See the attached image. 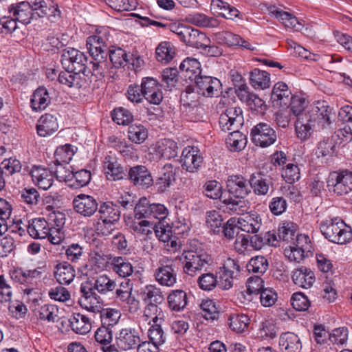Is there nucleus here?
Here are the masks:
<instances>
[{"instance_id": "nucleus-49", "label": "nucleus", "mask_w": 352, "mask_h": 352, "mask_svg": "<svg viewBox=\"0 0 352 352\" xmlns=\"http://www.w3.org/2000/svg\"><path fill=\"white\" fill-rule=\"evenodd\" d=\"M71 327L74 331L79 334H86L91 329V323L89 318L80 314H74L70 320Z\"/></svg>"}, {"instance_id": "nucleus-30", "label": "nucleus", "mask_w": 352, "mask_h": 352, "mask_svg": "<svg viewBox=\"0 0 352 352\" xmlns=\"http://www.w3.org/2000/svg\"><path fill=\"white\" fill-rule=\"evenodd\" d=\"M58 129L57 118L52 114L45 113L41 116L36 124L38 135L46 137L56 131Z\"/></svg>"}, {"instance_id": "nucleus-34", "label": "nucleus", "mask_w": 352, "mask_h": 352, "mask_svg": "<svg viewBox=\"0 0 352 352\" xmlns=\"http://www.w3.org/2000/svg\"><path fill=\"white\" fill-rule=\"evenodd\" d=\"M279 346L283 352H300L302 349L300 338L292 332H285L280 335Z\"/></svg>"}, {"instance_id": "nucleus-42", "label": "nucleus", "mask_w": 352, "mask_h": 352, "mask_svg": "<svg viewBox=\"0 0 352 352\" xmlns=\"http://www.w3.org/2000/svg\"><path fill=\"white\" fill-rule=\"evenodd\" d=\"M250 81L251 85L256 89H265L270 86L269 73L258 68L250 72Z\"/></svg>"}, {"instance_id": "nucleus-21", "label": "nucleus", "mask_w": 352, "mask_h": 352, "mask_svg": "<svg viewBox=\"0 0 352 352\" xmlns=\"http://www.w3.org/2000/svg\"><path fill=\"white\" fill-rule=\"evenodd\" d=\"M103 170L108 180L117 181L126 177L127 174L115 156L110 155L104 157Z\"/></svg>"}, {"instance_id": "nucleus-35", "label": "nucleus", "mask_w": 352, "mask_h": 352, "mask_svg": "<svg viewBox=\"0 0 352 352\" xmlns=\"http://www.w3.org/2000/svg\"><path fill=\"white\" fill-rule=\"evenodd\" d=\"M240 265H223L217 272L220 285L223 289H229L233 285V278L239 274Z\"/></svg>"}, {"instance_id": "nucleus-38", "label": "nucleus", "mask_w": 352, "mask_h": 352, "mask_svg": "<svg viewBox=\"0 0 352 352\" xmlns=\"http://www.w3.org/2000/svg\"><path fill=\"white\" fill-rule=\"evenodd\" d=\"M292 279L296 285L302 288H309L315 282V276L310 269L302 266L293 272Z\"/></svg>"}, {"instance_id": "nucleus-6", "label": "nucleus", "mask_w": 352, "mask_h": 352, "mask_svg": "<svg viewBox=\"0 0 352 352\" xmlns=\"http://www.w3.org/2000/svg\"><path fill=\"white\" fill-rule=\"evenodd\" d=\"M99 219L102 221L101 228H98L102 235H109L114 230V224L120 217L118 206L111 201L104 202L98 207Z\"/></svg>"}, {"instance_id": "nucleus-55", "label": "nucleus", "mask_w": 352, "mask_h": 352, "mask_svg": "<svg viewBox=\"0 0 352 352\" xmlns=\"http://www.w3.org/2000/svg\"><path fill=\"white\" fill-rule=\"evenodd\" d=\"M291 113L298 119L302 115L309 116V108L305 109L306 100L300 96H292V99L289 104Z\"/></svg>"}, {"instance_id": "nucleus-41", "label": "nucleus", "mask_w": 352, "mask_h": 352, "mask_svg": "<svg viewBox=\"0 0 352 352\" xmlns=\"http://www.w3.org/2000/svg\"><path fill=\"white\" fill-rule=\"evenodd\" d=\"M270 13L274 16L286 28H292L295 31L302 30L303 25L292 14L278 9H274Z\"/></svg>"}, {"instance_id": "nucleus-15", "label": "nucleus", "mask_w": 352, "mask_h": 352, "mask_svg": "<svg viewBox=\"0 0 352 352\" xmlns=\"http://www.w3.org/2000/svg\"><path fill=\"white\" fill-rule=\"evenodd\" d=\"M73 206L75 211L85 217H90L98 209L96 199L88 195H78L73 200Z\"/></svg>"}, {"instance_id": "nucleus-19", "label": "nucleus", "mask_w": 352, "mask_h": 352, "mask_svg": "<svg viewBox=\"0 0 352 352\" xmlns=\"http://www.w3.org/2000/svg\"><path fill=\"white\" fill-rule=\"evenodd\" d=\"M126 177L133 185L142 188H148L153 182L151 173L146 166L142 165L130 168Z\"/></svg>"}, {"instance_id": "nucleus-47", "label": "nucleus", "mask_w": 352, "mask_h": 352, "mask_svg": "<svg viewBox=\"0 0 352 352\" xmlns=\"http://www.w3.org/2000/svg\"><path fill=\"white\" fill-rule=\"evenodd\" d=\"M76 150V147L67 144L58 146L54 152V163L69 164Z\"/></svg>"}, {"instance_id": "nucleus-11", "label": "nucleus", "mask_w": 352, "mask_h": 352, "mask_svg": "<svg viewBox=\"0 0 352 352\" xmlns=\"http://www.w3.org/2000/svg\"><path fill=\"white\" fill-rule=\"evenodd\" d=\"M243 111L240 107H230L219 117V126L222 131L238 130L243 124Z\"/></svg>"}, {"instance_id": "nucleus-4", "label": "nucleus", "mask_w": 352, "mask_h": 352, "mask_svg": "<svg viewBox=\"0 0 352 352\" xmlns=\"http://www.w3.org/2000/svg\"><path fill=\"white\" fill-rule=\"evenodd\" d=\"M320 230L327 239L334 243L346 244L352 239L351 227L337 217L321 222Z\"/></svg>"}, {"instance_id": "nucleus-1", "label": "nucleus", "mask_w": 352, "mask_h": 352, "mask_svg": "<svg viewBox=\"0 0 352 352\" xmlns=\"http://www.w3.org/2000/svg\"><path fill=\"white\" fill-rule=\"evenodd\" d=\"M110 34L108 28L100 27L94 34L87 38L86 46L89 55L94 60L90 62L91 73L96 76H104L109 53Z\"/></svg>"}, {"instance_id": "nucleus-24", "label": "nucleus", "mask_w": 352, "mask_h": 352, "mask_svg": "<svg viewBox=\"0 0 352 352\" xmlns=\"http://www.w3.org/2000/svg\"><path fill=\"white\" fill-rule=\"evenodd\" d=\"M181 76L188 82H193L201 75V64L195 58L188 57L179 65Z\"/></svg>"}, {"instance_id": "nucleus-60", "label": "nucleus", "mask_w": 352, "mask_h": 352, "mask_svg": "<svg viewBox=\"0 0 352 352\" xmlns=\"http://www.w3.org/2000/svg\"><path fill=\"white\" fill-rule=\"evenodd\" d=\"M58 308L53 305H45L38 311V318L49 322H55L58 320Z\"/></svg>"}, {"instance_id": "nucleus-29", "label": "nucleus", "mask_w": 352, "mask_h": 352, "mask_svg": "<svg viewBox=\"0 0 352 352\" xmlns=\"http://www.w3.org/2000/svg\"><path fill=\"white\" fill-rule=\"evenodd\" d=\"M181 41L190 47L199 49L208 41V37L204 32L190 26H187L182 33Z\"/></svg>"}, {"instance_id": "nucleus-37", "label": "nucleus", "mask_w": 352, "mask_h": 352, "mask_svg": "<svg viewBox=\"0 0 352 352\" xmlns=\"http://www.w3.org/2000/svg\"><path fill=\"white\" fill-rule=\"evenodd\" d=\"M50 228L43 218L34 219L28 221V232L34 239H46Z\"/></svg>"}, {"instance_id": "nucleus-33", "label": "nucleus", "mask_w": 352, "mask_h": 352, "mask_svg": "<svg viewBox=\"0 0 352 352\" xmlns=\"http://www.w3.org/2000/svg\"><path fill=\"white\" fill-rule=\"evenodd\" d=\"M51 102V96L48 90L43 86L37 88L33 93L30 104L34 111H43Z\"/></svg>"}, {"instance_id": "nucleus-22", "label": "nucleus", "mask_w": 352, "mask_h": 352, "mask_svg": "<svg viewBox=\"0 0 352 352\" xmlns=\"http://www.w3.org/2000/svg\"><path fill=\"white\" fill-rule=\"evenodd\" d=\"M31 1L12 3L8 7V12L23 24H29L34 16Z\"/></svg>"}, {"instance_id": "nucleus-20", "label": "nucleus", "mask_w": 352, "mask_h": 352, "mask_svg": "<svg viewBox=\"0 0 352 352\" xmlns=\"http://www.w3.org/2000/svg\"><path fill=\"white\" fill-rule=\"evenodd\" d=\"M249 184L250 190H252L254 194L257 196H265L274 190L272 179L260 173L252 174Z\"/></svg>"}, {"instance_id": "nucleus-48", "label": "nucleus", "mask_w": 352, "mask_h": 352, "mask_svg": "<svg viewBox=\"0 0 352 352\" xmlns=\"http://www.w3.org/2000/svg\"><path fill=\"white\" fill-rule=\"evenodd\" d=\"M142 300L148 303L160 304L164 300L160 288L154 285H147L141 292Z\"/></svg>"}, {"instance_id": "nucleus-9", "label": "nucleus", "mask_w": 352, "mask_h": 352, "mask_svg": "<svg viewBox=\"0 0 352 352\" xmlns=\"http://www.w3.org/2000/svg\"><path fill=\"white\" fill-rule=\"evenodd\" d=\"M327 187L338 195L348 194L352 191V172L344 170L331 173L327 180Z\"/></svg>"}, {"instance_id": "nucleus-45", "label": "nucleus", "mask_w": 352, "mask_h": 352, "mask_svg": "<svg viewBox=\"0 0 352 352\" xmlns=\"http://www.w3.org/2000/svg\"><path fill=\"white\" fill-rule=\"evenodd\" d=\"M168 302L171 310L179 311L186 306V294L182 290L172 291L168 296Z\"/></svg>"}, {"instance_id": "nucleus-16", "label": "nucleus", "mask_w": 352, "mask_h": 352, "mask_svg": "<svg viewBox=\"0 0 352 352\" xmlns=\"http://www.w3.org/2000/svg\"><path fill=\"white\" fill-rule=\"evenodd\" d=\"M226 187L228 192L236 198H245L250 193L249 179L241 175H232L228 177Z\"/></svg>"}, {"instance_id": "nucleus-61", "label": "nucleus", "mask_w": 352, "mask_h": 352, "mask_svg": "<svg viewBox=\"0 0 352 352\" xmlns=\"http://www.w3.org/2000/svg\"><path fill=\"white\" fill-rule=\"evenodd\" d=\"M92 260L95 259V264H130L122 256H113L111 254H104L102 252H95L91 256Z\"/></svg>"}, {"instance_id": "nucleus-62", "label": "nucleus", "mask_w": 352, "mask_h": 352, "mask_svg": "<svg viewBox=\"0 0 352 352\" xmlns=\"http://www.w3.org/2000/svg\"><path fill=\"white\" fill-rule=\"evenodd\" d=\"M230 327L237 333H241L248 328L250 318L244 314H234L229 318Z\"/></svg>"}, {"instance_id": "nucleus-63", "label": "nucleus", "mask_w": 352, "mask_h": 352, "mask_svg": "<svg viewBox=\"0 0 352 352\" xmlns=\"http://www.w3.org/2000/svg\"><path fill=\"white\" fill-rule=\"evenodd\" d=\"M148 329V338L151 344L158 346L164 343L166 337L162 329V324H152Z\"/></svg>"}, {"instance_id": "nucleus-10", "label": "nucleus", "mask_w": 352, "mask_h": 352, "mask_svg": "<svg viewBox=\"0 0 352 352\" xmlns=\"http://www.w3.org/2000/svg\"><path fill=\"white\" fill-rule=\"evenodd\" d=\"M250 136L252 142L262 148L272 145L277 139L274 129L265 122H260L254 126L251 129Z\"/></svg>"}, {"instance_id": "nucleus-2", "label": "nucleus", "mask_w": 352, "mask_h": 352, "mask_svg": "<svg viewBox=\"0 0 352 352\" xmlns=\"http://www.w3.org/2000/svg\"><path fill=\"white\" fill-rule=\"evenodd\" d=\"M132 229L144 235L151 234L153 230L158 239L167 243L168 247L177 249L178 246L177 237L175 234H184L187 232L188 227L184 225L181 231H177L179 228L174 225L173 227L165 224L164 221H153L148 219H144L138 222H133L131 226Z\"/></svg>"}, {"instance_id": "nucleus-26", "label": "nucleus", "mask_w": 352, "mask_h": 352, "mask_svg": "<svg viewBox=\"0 0 352 352\" xmlns=\"http://www.w3.org/2000/svg\"><path fill=\"white\" fill-rule=\"evenodd\" d=\"M30 174L32 180L39 188L47 190L52 186L54 181L52 170L41 166H34Z\"/></svg>"}, {"instance_id": "nucleus-57", "label": "nucleus", "mask_w": 352, "mask_h": 352, "mask_svg": "<svg viewBox=\"0 0 352 352\" xmlns=\"http://www.w3.org/2000/svg\"><path fill=\"white\" fill-rule=\"evenodd\" d=\"M69 164L54 163V167H52V173L59 182H73V171Z\"/></svg>"}, {"instance_id": "nucleus-46", "label": "nucleus", "mask_w": 352, "mask_h": 352, "mask_svg": "<svg viewBox=\"0 0 352 352\" xmlns=\"http://www.w3.org/2000/svg\"><path fill=\"white\" fill-rule=\"evenodd\" d=\"M156 58L158 61L167 63L175 54V48L170 42H161L155 50Z\"/></svg>"}, {"instance_id": "nucleus-56", "label": "nucleus", "mask_w": 352, "mask_h": 352, "mask_svg": "<svg viewBox=\"0 0 352 352\" xmlns=\"http://www.w3.org/2000/svg\"><path fill=\"white\" fill-rule=\"evenodd\" d=\"M244 198H228L223 199L225 208L224 212H228L230 214L236 213L240 214L243 212L246 209L245 201Z\"/></svg>"}, {"instance_id": "nucleus-36", "label": "nucleus", "mask_w": 352, "mask_h": 352, "mask_svg": "<svg viewBox=\"0 0 352 352\" xmlns=\"http://www.w3.org/2000/svg\"><path fill=\"white\" fill-rule=\"evenodd\" d=\"M212 9L221 16L227 19L234 20L241 19V12L235 7L222 0H212Z\"/></svg>"}, {"instance_id": "nucleus-31", "label": "nucleus", "mask_w": 352, "mask_h": 352, "mask_svg": "<svg viewBox=\"0 0 352 352\" xmlns=\"http://www.w3.org/2000/svg\"><path fill=\"white\" fill-rule=\"evenodd\" d=\"M179 261L182 264H209L213 262L212 256L203 250L184 251L179 257Z\"/></svg>"}, {"instance_id": "nucleus-14", "label": "nucleus", "mask_w": 352, "mask_h": 352, "mask_svg": "<svg viewBox=\"0 0 352 352\" xmlns=\"http://www.w3.org/2000/svg\"><path fill=\"white\" fill-rule=\"evenodd\" d=\"M34 14L39 17L47 16L52 22L60 18V11L53 0H31Z\"/></svg>"}, {"instance_id": "nucleus-64", "label": "nucleus", "mask_w": 352, "mask_h": 352, "mask_svg": "<svg viewBox=\"0 0 352 352\" xmlns=\"http://www.w3.org/2000/svg\"><path fill=\"white\" fill-rule=\"evenodd\" d=\"M112 118L118 124L128 125L133 121V116L128 109L119 107L113 110Z\"/></svg>"}, {"instance_id": "nucleus-13", "label": "nucleus", "mask_w": 352, "mask_h": 352, "mask_svg": "<svg viewBox=\"0 0 352 352\" xmlns=\"http://www.w3.org/2000/svg\"><path fill=\"white\" fill-rule=\"evenodd\" d=\"M141 87L144 98L149 103L160 104L163 99L162 85L153 78H143Z\"/></svg>"}, {"instance_id": "nucleus-5", "label": "nucleus", "mask_w": 352, "mask_h": 352, "mask_svg": "<svg viewBox=\"0 0 352 352\" xmlns=\"http://www.w3.org/2000/svg\"><path fill=\"white\" fill-rule=\"evenodd\" d=\"M168 213V209L163 204H150L146 197L140 198L134 207L135 217L138 219H148L151 221L155 219L157 221H164Z\"/></svg>"}, {"instance_id": "nucleus-8", "label": "nucleus", "mask_w": 352, "mask_h": 352, "mask_svg": "<svg viewBox=\"0 0 352 352\" xmlns=\"http://www.w3.org/2000/svg\"><path fill=\"white\" fill-rule=\"evenodd\" d=\"M309 116L320 129L328 128L331 124L333 109L324 100H318L309 107Z\"/></svg>"}, {"instance_id": "nucleus-23", "label": "nucleus", "mask_w": 352, "mask_h": 352, "mask_svg": "<svg viewBox=\"0 0 352 352\" xmlns=\"http://www.w3.org/2000/svg\"><path fill=\"white\" fill-rule=\"evenodd\" d=\"M292 99V91L285 82L280 81L274 85L271 94V100L274 106L287 107Z\"/></svg>"}, {"instance_id": "nucleus-52", "label": "nucleus", "mask_w": 352, "mask_h": 352, "mask_svg": "<svg viewBox=\"0 0 352 352\" xmlns=\"http://www.w3.org/2000/svg\"><path fill=\"white\" fill-rule=\"evenodd\" d=\"M155 278L161 285L168 287L173 286L176 282V276L171 265H164L160 267L155 273Z\"/></svg>"}, {"instance_id": "nucleus-28", "label": "nucleus", "mask_w": 352, "mask_h": 352, "mask_svg": "<svg viewBox=\"0 0 352 352\" xmlns=\"http://www.w3.org/2000/svg\"><path fill=\"white\" fill-rule=\"evenodd\" d=\"M177 144L170 139L158 141L154 148L156 159L170 160L177 155Z\"/></svg>"}, {"instance_id": "nucleus-12", "label": "nucleus", "mask_w": 352, "mask_h": 352, "mask_svg": "<svg viewBox=\"0 0 352 352\" xmlns=\"http://www.w3.org/2000/svg\"><path fill=\"white\" fill-rule=\"evenodd\" d=\"M180 162L183 169L190 173H195L203 164L204 157L197 146H188L182 151Z\"/></svg>"}, {"instance_id": "nucleus-7", "label": "nucleus", "mask_w": 352, "mask_h": 352, "mask_svg": "<svg viewBox=\"0 0 352 352\" xmlns=\"http://www.w3.org/2000/svg\"><path fill=\"white\" fill-rule=\"evenodd\" d=\"M87 58L84 53L74 48L64 50L61 56V63L65 69H71L88 76V74H86L87 69L91 73V67L87 66Z\"/></svg>"}, {"instance_id": "nucleus-18", "label": "nucleus", "mask_w": 352, "mask_h": 352, "mask_svg": "<svg viewBox=\"0 0 352 352\" xmlns=\"http://www.w3.org/2000/svg\"><path fill=\"white\" fill-rule=\"evenodd\" d=\"M117 346L127 351L135 349L139 345L140 338L138 331L131 327L122 329L116 337Z\"/></svg>"}, {"instance_id": "nucleus-39", "label": "nucleus", "mask_w": 352, "mask_h": 352, "mask_svg": "<svg viewBox=\"0 0 352 352\" xmlns=\"http://www.w3.org/2000/svg\"><path fill=\"white\" fill-rule=\"evenodd\" d=\"M278 234L280 239L287 242H293L296 239L298 243H299V241L307 239L306 236L297 233L296 226L292 222L283 223L278 228Z\"/></svg>"}, {"instance_id": "nucleus-59", "label": "nucleus", "mask_w": 352, "mask_h": 352, "mask_svg": "<svg viewBox=\"0 0 352 352\" xmlns=\"http://www.w3.org/2000/svg\"><path fill=\"white\" fill-rule=\"evenodd\" d=\"M54 274L60 284L69 285L74 277V270L72 265H56Z\"/></svg>"}, {"instance_id": "nucleus-40", "label": "nucleus", "mask_w": 352, "mask_h": 352, "mask_svg": "<svg viewBox=\"0 0 352 352\" xmlns=\"http://www.w3.org/2000/svg\"><path fill=\"white\" fill-rule=\"evenodd\" d=\"M143 318L148 324H163L165 321V313L161 307L155 303H148L144 309Z\"/></svg>"}, {"instance_id": "nucleus-25", "label": "nucleus", "mask_w": 352, "mask_h": 352, "mask_svg": "<svg viewBox=\"0 0 352 352\" xmlns=\"http://www.w3.org/2000/svg\"><path fill=\"white\" fill-rule=\"evenodd\" d=\"M295 133L301 141H306L312 135L314 129L317 126L309 116L302 115L295 122Z\"/></svg>"}, {"instance_id": "nucleus-53", "label": "nucleus", "mask_w": 352, "mask_h": 352, "mask_svg": "<svg viewBox=\"0 0 352 352\" xmlns=\"http://www.w3.org/2000/svg\"><path fill=\"white\" fill-rule=\"evenodd\" d=\"M41 273V271L36 269L25 270L20 267H14L13 270H10V276L14 280L22 283L28 278L39 276Z\"/></svg>"}, {"instance_id": "nucleus-44", "label": "nucleus", "mask_w": 352, "mask_h": 352, "mask_svg": "<svg viewBox=\"0 0 352 352\" xmlns=\"http://www.w3.org/2000/svg\"><path fill=\"white\" fill-rule=\"evenodd\" d=\"M58 82L69 87L80 88L82 86V78L78 72L65 69L58 74Z\"/></svg>"}, {"instance_id": "nucleus-27", "label": "nucleus", "mask_w": 352, "mask_h": 352, "mask_svg": "<svg viewBox=\"0 0 352 352\" xmlns=\"http://www.w3.org/2000/svg\"><path fill=\"white\" fill-rule=\"evenodd\" d=\"M236 219L240 230L248 233H256L261 226V218L254 211L247 213Z\"/></svg>"}, {"instance_id": "nucleus-51", "label": "nucleus", "mask_w": 352, "mask_h": 352, "mask_svg": "<svg viewBox=\"0 0 352 352\" xmlns=\"http://www.w3.org/2000/svg\"><path fill=\"white\" fill-rule=\"evenodd\" d=\"M128 138L135 144H142L148 138V131L142 124H133L128 128Z\"/></svg>"}, {"instance_id": "nucleus-43", "label": "nucleus", "mask_w": 352, "mask_h": 352, "mask_svg": "<svg viewBox=\"0 0 352 352\" xmlns=\"http://www.w3.org/2000/svg\"><path fill=\"white\" fill-rule=\"evenodd\" d=\"M175 180V169L170 164L164 166L161 176L157 179L156 185L158 190L164 192Z\"/></svg>"}, {"instance_id": "nucleus-54", "label": "nucleus", "mask_w": 352, "mask_h": 352, "mask_svg": "<svg viewBox=\"0 0 352 352\" xmlns=\"http://www.w3.org/2000/svg\"><path fill=\"white\" fill-rule=\"evenodd\" d=\"M108 56L116 67H120L128 63L129 58L126 52L120 47H109Z\"/></svg>"}, {"instance_id": "nucleus-50", "label": "nucleus", "mask_w": 352, "mask_h": 352, "mask_svg": "<svg viewBox=\"0 0 352 352\" xmlns=\"http://www.w3.org/2000/svg\"><path fill=\"white\" fill-rule=\"evenodd\" d=\"M206 223L213 233H220L223 225V219L220 212L214 210L208 211L206 214Z\"/></svg>"}, {"instance_id": "nucleus-58", "label": "nucleus", "mask_w": 352, "mask_h": 352, "mask_svg": "<svg viewBox=\"0 0 352 352\" xmlns=\"http://www.w3.org/2000/svg\"><path fill=\"white\" fill-rule=\"evenodd\" d=\"M186 21L189 23L199 27L211 28L215 26L214 19L199 12L188 14L186 16Z\"/></svg>"}, {"instance_id": "nucleus-17", "label": "nucleus", "mask_w": 352, "mask_h": 352, "mask_svg": "<svg viewBox=\"0 0 352 352\" xmlns=\"http://www.w3.org/2000/svg\"><path fill=\"white\" fill-rule=\"evenodd\" d=\"M193 82L197 94L206 97L213 96L221 87V83L218 78L208 76L200 75Z\"/></svg>"}, {"instance_id": "nucleus-3", "label": "nucleus", "mask_w": 352, "mask_h": 352, "mask_svg": "<svg viewBox=\"0 0 352 352\" xmlns=\"http://www.w3.org/2000/svg\"><path fill=\"white\" fill-rule=\"evenodd\" d=\"M116 287V283L107 276L102 275L98 277L94 282L88 280L82 283L80 286L82 297L78 300L80 306L92 312L98 310V304L100 303V297L95 293L96 290L101 294H106L113 292Z\"/></svg>"}, {"instance_id": "nucleus-32", "label": "nucleus", "mask_w": 352, "mask_h": 352, "mask_svg": "<svg viewBox=\"0 0 352 352\" xmlns=\"http://www.w3.org/2000/svg\"><path fill=\"white\" fill-rule=\"evenodd\" d=\"M235 93L239 99L246 103L252 109H257L261 107L264 102L258 97L255 94L251 93L247 84L243 85L235 89Z\"/></svg>"}]
</instances>
